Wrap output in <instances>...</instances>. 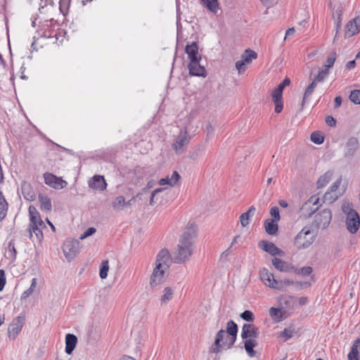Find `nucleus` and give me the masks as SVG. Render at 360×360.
Returning a JSON list of instances; mask_svg holds the SVG:
<instances>
[{"label":"nucleus","mask_w":360,"mask_h":360,"mask_svg":"<svg viewBox=\"0 0 360 360\" xmlns=\"http://www.w3.org/2000/svg\"><path fill=\"white\" fill-rule=\"evenodd\" d=\"M237 333L236 323L232 320L229 321L226 330L221 329L216 334L214 343L210 347V352L218 354L224 350L231 349L236 340Z\"/></svg>","instance_id":"f257e3e1"},{"label":"nucleus","mask_w":360,"mask_h":360,"mask_svg":"<svg viewBox=\"0 0 360 360\" xmlns=\"http://www.w3.org/2000/svg\"><path fill=\"white\" fill-rule=\"evenodd\" d=\"M195 234L192 231H185L179 243L170 255L171 259L176 264H183L192 256L194 250Z\"/></svg>","instance_id":"f03ea898"},{"label":"nucleus","mask_w":360,"mask_h":360,"mask_svg":"<svg viewBox=\"0 0 360 360\" xmlns=\"http://www.w3.org/2000/svg\"><path fill=\"white\" fill-rule=\"evenodd\" d=\"M169 259L170 254L167 249L161 250L158 254L150 278V285L152 288L159 285L164 281L165 273L169 268Z\"/></svg>","instance_id":"7ed1b4c3"},{"label":"nucleus","mask_w":360,"mask_h":360,"mask_svg":"<svg viewBox=\"0 0 360 360\" xmlns=\"http://www.w3.org/2000/svg\"><path fill=\"white\" fill-rule=\"evenodd\" d=\"M259 335L258 328L253 324L245 323L242 327L241 338L245 340L244 347L250 357H254L256 354L254 347L257 346L256 338Z\"/></svg>","instance_id":"20e7f679"},{"label":"nucleus","mask_w":360,"mask_h":360,"mask_svg":"<svg viewBox=\"0 0 360 360\" xmlns=\"http://www.w3.org/2000/svg\"><path fill=\"white\" fill-rule=\"evenodd\" d=\"M341 210L345 214L347 230L351 234L356 233L360 227V217L354 209L352 203L349 201H344L342 204Z\"/></svg>","instance_id":"39448f33"},{"label":"nucleus","mask_w":360,"mask_h":360,"mask_svg":"<svg viewBox=\"0 0 360 360\" xmlns=\"http://www.w3.org/2000/svg\"><path fill=\"white\" fill-rule=\"evenodd\" d=\"M29 214L30 219L28 229L30 238L32 240L41 241L43 239L42 230L46 228V225L37 209L32 205L29 207Z\"/></svg>","instance_id":"423d86ee"},{"label":"nucleus","mask_w":360,"mask_h":360,"mask_svg":"<svg viewBox=\"0 0 360 360\" xmlns=\"http://www.w3.org/2000/svg\"><path fill=\"white\" fill-rule=\"evenodd\" d=\"M315 233L307 226H304L295 237L294 245L297 250L309 248L314 242Z\"/></svg>","instance_id":"0eeeda50"},{"label":"nucleus","mask_w":360,"mask_h":360,"mask_svg":"<svg viewBox=\"0 0 360 360\" xmlns=\"http://www.w3.org/2000/svg\"><path fill=\"white\" fill-rule=\"evenodd\" d=\"M80 250V243L78 240L68 239L63 245V252L68 262L72 261L78 255Z\"/></svg>","instance_id":"6e6552de"},{"label":"nucleus","mask_w":360,"mask_h":360,"mask_svg":"<svg viewBox=\"0 0 360 360\" xmlns=\"http://www.w3.org/2000/svg\"><path fill=\"white\" fill-rule=\"evenodd\" d=\"M25 323V316L19 315L15 317L8 325L7 332L8 338L11 340H15L21 332Z\"/></svg>","instance_id":"1a4fd4ad"},{"label":"nucleus","mask_w":360,"mask_h":360,"mask_svg":"<svg viewBox=\"0 0 360 360\" xmlns=\"http://www.w3.org/2000/svg\"><path fill=\"white\" fill-rule=\"evenodd\" d=\"M190 140L191 136L188 135L187 130L186 129H181L172 144V148L176 153H182L184 148L189 143Z\"/></svg>","instance_id":"9d476101"},{"label":"nucleus","mask_w":360,"mask_h":360,"mask_svg":"<svg viewBox=\"0 0 360 360\" xmlns=\"http://www.w3.org/2000/svg\"><path fill=\"white\" fill-rule=\"evenodd\" d=\"M332 219V213L330 210L325 209L319 212L314 217V223L319 229H326Z\"/></svg>","instance_id":"9b49d317"},{"label":"nucleus","mask_w":360,"mask_h":360,"mask_svg":"<svg viewBox=\"0 0 360 360\" xmlns=\"http://www.w3.org/2000/svg\"><path fill=\"white\" fill-rule=\"evenodd\" d=\"M44 179L45 184L54 189H62L68 185V183L61 177H58L49 172L44 174Z\"/></svg>","instance_id":"f8f14e48"},{"label":"nucleus","mask_w":360,"mask_h":360,"mask_svg":"<svg viewBox=\"0 0 360 360\" xmlns=\"http://www.w3.org/2000/svg\"><path fill=\"white\" fill-rule=\"evenodd\" d=\"M259 276L266 286L275 290L277 281L274 278L273 274L269 272L268 269L263 268L259 271Z\"/></svg>","instance_id":"ddd939ff"},{"label":"nucleus","mask_w":360,"mask_h":360,"mask_svg":"<svg viewBox=\"0 0 360 360\" xmlns=\"http://www.w3.org/2000/svg\"><path fill=\"white\" fill-rule=\"evenodd\" d=\"M360 31V18L356 17L349 20L345 26V37H351Z\"/></svg>","instance_id":"4468645a"},{"label":"nucleus","mask_w":360,"mask_h":360,"mask_svg":"<svg viewBox=\"0 0 360 360\" xmlns=\"http://www.w3.org/2000/svg\"><path fill=\"white\" fill-rule=\"evenodd\" d=\"M201 59L191 60L188 64L189 73L193 76L205 77L206 70L205 68L200 64Z\"/></svg>","instance_id":"2eb2a0df"},{"label":"nucleus","mask_w":360,"mask_h":360,"mask_svg":"<svg viewBox=\"0 0 360 360\" xmlns=\"http://www.w3.org/2000/svg\"><path fill=\"white\" fill-rule=\"evenodd\" d=\"M260 247L264 251L268 252L271 256L278 255L282 257L285 255V252L271 242L262 240L260 243Z\"/></svg>","instance_id":"dca6fc26"},{"label":"nucleus","mask_w":360,"mask_h":360,"mask_svg":"<svg viewBox=\"0 0 360 360\" xmlns=\"http://www.w3.org/2000/svg\"><path fill=\"white\" fill-rule=\"evenodd\" d=\"M88 184L94 190L104 191L107 187L104 176L101 175H94L89 180Z\"/></svg>","instance_id":"f3484780"},{"label":"nucleus","mask_w":360,"mask_h":360,"mask_svg":"<svg viewBox=\"0 0 360 360\" xmlns=\"http://www.w3.org/2000/svg\"><path fill=\"white\" fill-rule=\"evenodd\" d=\"M272 264L277 270L282 272L296 271L295 266L292 264L276 257L272 259Z\"/></svg>","instance_id":"a211bd4d"},{"label":"nucleus","mask_w":360,"mask_h":360,"mask_svg":"<svg viewBox=\"0 0 360 360\" xmlns=\"http://www.w3.org/2000/svg\"><path fill=\"white\" fill-rule=\"evenodd\" d=\"M359 143L356 137H351L348 139L345 145V155L352 157L354 155L359 148Z\"/></svg>","instance_id":"6ab92c4d"},{"label":"nucleus","mask_w":360,"mask_h":360,"mask_svg":"<svg viewBox=\"0 0 360 360\" xmlns=\"http://www.w3.org/2000/svg\"><path fill=\"white\" fill-rule=\"evenodd\" d=\"M272 100L275 104V112L279 113L282 111L283 105V91L280 89L276 88L271 93Z\"/></svg>","instance_id":"aec40b11"},{"label":"nucleus","mask_w":360,"mask_h":360,"mask_svg":"<svg viewBox=\"0 0 360 360\" xmlns=\"http://www.w3.org/2000/svg\"><path fill=\"white\" fill-rule=\"evenodd\" d=\"M21 193L24 198L28 201H33L35 199L34 191L31 184L28 182L25 181L22 183Z\"/></svg>","instance_id":"412c9836"},{"label":"nucleus","mask_w":360,"mask_h":360,"mask_svg":"<svg viewBox=\"0 0 360 360\" xmlns=\"http://www.w3.org/2000/svg\"><path fill=\"white\" fill-rule=\"evenodd\" d=\"M186 53L191 60L201 59V55L198 53V46L196 42H192L186 46Z\"/></svg>","instance_id":"4be33fe9"},{"label":"nucleus","mask_w":360,"mask_h":360,"mask_svg":"<svg viewBox=\"0 0 360 360\" xmlns=\"http://www.w3.org/2000/svg\"><path fill=\"white\" fill-rule=\"evenodd\" d=\"M348 360H360V338L355 340L347 355Z\"/></svg>","instance_id":"5701e85b"},{"label":"nucleus","mask_w":360,"mask_h":360,"mask_svg":"<svg viewBox=\"0 0 360 360\" xmlns=\"http://www.w3.org/2000/svg\"><path fill=\"white\" fill-rule=\"evenodd\" d=\"M134 200V198L131 199L130 200L126 201L125 198L122 196H117L114 201L112 203V207L113 210L120 211L122 210L124 207L130 206L131 205V201Z\"/></svg>","instance_id":"b1692460"},{"label":"nucleus","mask_w":360,"mask_h":360,"mask_svg":"<svg viewBox=\"0 0 360 360\" xmlns=\"http://www.w3.org/2000/svg\"><path fill=\"white\" fill-rule=\"evenodd\" d=\"M77 342V338L73 335L68 333L65 336V352L71 354L75 349Z\"/></svg>","instance_id":"393cba45"},{"label":"nucleus","mask_w":360,"mask_h":360,"mask_svg":"<svg viewBox=\"0 0 360 360\" xmlns=\"http://www.w3.org/2000/svg\"><path fill=\"white\" fill-rule=\"evenodd\" d=\"M4 256L11 263L15 260L16 250L13 240L8 241L5 249Z\"/></svg>","instance_id":"a878e982"},{"label":"nucleus","mask_w":360,"mask_h":360,"mask_svg":"<svg viewBox=\"0 0 360 360\" xmlns=\"http://www.w3.org/2000/svg\"><path fill=\"white\" fill-rule=\"evenodd\" d=\"M278 221L274 220V219H266L264 221V228L266 232L269 235H274L278 231Z\"/></svg>","instance_id":"bb28decb"},{"label":"nucleus","mask_w":360,"mask_h":360,"mask_svg":"<svg viewBox=\"0 0 360 360\" xmlns=\"http://www.w3.org/2000/svg\"><path fill=\"white\" fill-rule=\"evenodd\" d=\"M39 201L40 202V208L41 210L49 212L51 210V200L47 195L40 193L39 195Z\"/></svg>","instance_id":"cd10ccee"},{"label":"nucleus","mask_w":360,"mask_h":360,"mask_svg":"<svg viewBox=\"0 0 360 360\" xmlns=\"http://www.w3.org/2000/svg\"><path fill=\"white\" fill-rule=\"evenodd\" d=\"M269 314L271 319L276 323H279L284 319L283 313L279 308L271 307L269 309Z\"/></svg>","instance_id":"c85d7f7f"},{"label":"nucleus","mask_w":360,"mask_h":360,"mask_svg":"<svg viewBox=\"0 0 360 360\" xmlns=\"http://www.w3.org/2000/svg\"><path fill=\"white\" fill-rule=\"evenodd\" d=\"M255 208L252 206L249 210L243 213L240 217V224L243 227L247 226L250 224V217L253 215Z\"/></svg>","instance_id":"c756f323"},{"label":"nucleus","mask_w":360,"mask_h":360,"mask_svg":"<svg viewBox=\"0 0 360 360\" xmlns=\"http://www.w3.org/2000/svg\"><path fill=\"white\" fill-rule=\"evenodd\" d=\"M202 4L210 12L217 13L219 10L218 0H200Z\"/></svg>","instance_id":"7c9ffc66"},{"label":"nucleus","mask_w":360,"mask_h":360,"mask_svg":"<svg viewBox=\"0 0 360 360\" xmlns=\"http://www.w3.org/2000/svg\"><path fill=\"white\" fill-rule=\"evenodd\" d=\"M333 173L332 171H328L326 173H324L323 175H321L317 181L318 188L325 187L330 181V179L333 176Z\"/></svg>","instance_id":"2f4dec72"},{"label":"nucleus","mask_w":360,"mask_h":360,"mask_svg":"<svg viewBox=\"0 0 360 360\" xmlns=\"http://www.w3.org/2000/svg\"><path fill=\"white\" fill-rule=\"evenodd\" d=\"M257 54L255 51L247 49L241 55V60L246 64L249 65L252 63V60L256 59Z\"/></svg>","instance_id":"473e14b6"},{"label":"nucleus","mask_w":360,"mask_h":360,"mask_svg":"<svg viewBox=\"0 0 360 360\" xmlns=\"http://www.w3.org/2000/svg\"><path fill=\"white\" fill-rule=\"evenodd\" d=\"M294 284V281L290 278H285L281 281H277V284L275 287V290L278 291H285L288 286Z\"/></svg>","instance_id":"72a5a7b5"},{"label":"nucleus","mask_w":360,"mask_h":360,"mask_svg":"<svg viewBox=\"0 0 360 360\" xmlns=\"http://www.w3.org/2000/svg\"><path fill=\"white\" fill-rule=\"evenodd\" d=\"M173 290L170 287L165 288L160 298L161 303L166 304L170 301L173 297Z\"/></svg>","instance_id":"f704fd0d"},{"label":"nucleus","mask_w":360,"mask_h":360,"mask_svg":"<svg viewBox=\"0 0 360 360\" xmlns=\"http://www.w3.org/2000/svg\"><path fill=\"white\" fill-rule=\"evenodd\" d=\"M109 271V262L108 260H103L100 266L99 276L101 279H105L108 276Z\"/></svg>","instance_id":"c9c22d12"},{"label":"nucleus","mask_w":360,"mask_h":360,"mask_svg":"<svg viewBox=\"0 0 360 360\" xmlns=\"http://www.w3.org/2000/svg\"><path fill=\"white\" fill-rule=\"evenodd\" d=\"M8 204L3 196L0 195V221L3 220L7 213Z\"/></svg>","instance_id":"e433bc0d"},{"label":"nucleus","mask_w":360,"mask_h":360,"mask_svg":"<svg viewBox=\"0 0 360 360\" xmlns=\"http://www.w3.org/2000/svg\"><path fill=\"white\" fill-rule=\"evenodd\" d=\"M311 141L316 144H321L324 141V136L319 131H314L311 134Z\"/></svg>","instance_id":"4c0bfd02"},{"label":"nucleus","mask_w":360,"mask_h":360,"mask_svg":"<svg viewBox=\"0 0 360 360\" xmlns=\"http://www.w3.org/2000/svg\"><path fill=\"white\" fill-rule=\"evenodd\" d=\"M316 86V82L315 80H314L308 86L307 88L305 90V92H304V97H303V100H302V103H304L305 101H306V99L309 97L313 91H314V88Z\"/></svg>","instance_id":"58836bf2"},{"label":"nucleus","mask_w":360,"mask_h":360,"mask_svg":"<svg viewBox=\"0 0 360 360\" xmlns=\"http://www.w3.org/2000/svg\"><path fill=\"white\" fill-rule=\"evenodd\" d=\"M319 202V199L316 198V196L311 197L307 202H306L303 207H302V210L306 209L307 207L310 206L311 205H316V207L311 212H314L315 210L318 209V204Z\"/></svg>","instance_id":"ea45409f"},{"label":"nucleus","mask_w":360,"mask_h":360,"mask_svg":"<svg viewBox=\"0 0 360 360\" xmlns=\"http://www.w3.org/2000/svg\"><path fill=\"white\" fill-rule=\"evenodd\" d=\"M349 99L355 104H360V90H353L349 95Z\"/></svg>","instance_id":"a19ab883"},{"label":"nucleus","mask_w":360,"mask_h":360,"mask_svg":"<svg viewBox=\"0 0 360 360\" xmlns=\"http://www.w3.org/2000/svg\"><path fill=\"white\" fill-rule=\"evenodd\" d=\"M336 54L335 53H331L327 58L324 68L328 70V68L333 67L335 61Z\"/></svg>","instance_id":"79ce46f5"},{"label":"nucleus","mask_w":360,"mask_h":360,"mask_svg":"<svg viewBox=\"0 0 360 360\" xmlns=\"http://www.w3.org/2000/svg\"><path fill=\"white\" fill-rule=\"evenodd\" d=\"M342 182L341 178H339L337 179L330 186V192H328L325 194L324 198L326 199L328 198V195H330L331 193L335 192L338 188L340 187Z\"/></svg>","instance_id":"37998d69"},{"label":"nucleus","mask_w":360,"mask_h":360,"mask_svg":"<svg viewBox=\"0 0 360 360\" xmlns=\"http://www.w3.org/2000/svg\"><path fill=\"white\" fill-rule=\"evenodd\" d=\"M328 74V70L325 68V69L319 70L318 75L315 77L314 80L316 82H321L324 79Z\"/></svg>","instance_id":"c03bdc74"},{"label":"nucleus","mask_w":360,"mask_h":360,"mask_svg":"<svg viewBox=\"0 0 360 360\" xmlns=\"http://www.w3.org/2000/svg\"><path fill=\"white\" fill-rule=\"evenodd\" d=\"M240 317L246 321H252L254 320V315L251 311L245 310L241 314Z\"/></svg>","instance_id":"a18cd8bd"},{"label":"nucleus","mask_w":360,"mask_h":360,"mask_svg":"<svg viewBox=\"0 0 360 360\" xmlns=\"http://www.w3.org/2000/svg\"><path fill=\"white\" fill-rule=\"evenodd\" d=\"M71 0H60V10L62 13H65L68 11L70 5Z\"/></svg>","instance_id":"49530a36"},{"label":"nucleus","mask_w":360,"mask_h":360,"mask_svg":"<svg viewBox=\"0 0 360 360\" xmlns=\"http://www.w3.org/2000/svg\"><path fill=\"white\" fill-rule=\"evenodd\" d=\"M246 64L240 59L236 63V68L238 74L243 73L246 70Z\"/></svg>","instance_id":"de8ad7c7"},{"label":"nucleus","mask_w":360,"mask_h":360,"mask_svg":"<svg viewBox=\"0 0 360 360\" xmlns=\"http://www.w3.org/2000/svg\"><path fill=\"white\" fill-rule=\"evenodd\" d=\"M342 13L343 8L342 6H338L336 10L334 12H333V17L334 20H342Z\"/></svg>","instance_id":"09e8293b"},{"label":"nucleus","mask_w":360,"mask_h":360,"mask_svg":"<svg viewBox=\"0 0 360 360\" xmlns=\"http://www.w3.org/2000/svg\"><path fill=\"white\" fill-rule=\"evenodd\" d=\"M96 230L95 228L94 227H90L89 229H87L80 236H79V239L80 240H84L86 238L93 235L94 233H96Z\"/></svg>","instance_id":"8fccbe9b"},{"label":"nucleus","mask_w":360,"mask_h":360,"mask_svg":"<svg viewBox=\"0 0 360 360\" xmlns=\"http://www.w3.org/2000/svg\"><path fill=\"white\" fill-rule=\"evenodd\" d=\"M295 272L300 274L302 276H308L312 272V268L311 266H304L298 270L296 269Z\"/></svg>","instance_id":"3c124183"},{"label":"nucleus","mask_w":360,"mask_h":360,"mask_svg":"<svg viewBox=\"0 0 360 360\" xmlns=\"http://www.w3.org/2000/svg\"><path fill=\"white\" fill-rule=\"evenodd\" d=\"M270 214L274 218V220L278 221L281 219L279 210L277 207H273L271 208Z\"/></svg>","instance_id":"603ef678"},{"label":"nucleus","mask_w":360,"mask_h":360,"mask_svg":"<svg viewBox=\"0 0 360 360\" xmlns=\"http://www.w3.org/2000/svg\"><path fill=\"white\" fill-rule=\"evenodd\" d=\"M170 179L171 186H174L176 184L180 179V175L176 171H174Z\"/></svg>","instance_id":"864d4df0"},{"label":"nucleus","mask_w":360,"mask_h":360,"mask_svg":"<svg viewBox=\"0 0 360 360\" xmlns=\"http://www.w3.org/2000/svg\"><path fill=\"white\" fill-rule=\"evenodd\" d=\"M6 283L5 271L3 269H0V291H1Z\"/></svg>","instance_id":"5fc2aeb1"},{"label":"nucleus","mask_w":360,"mask_h":360,"mask_svg":"<svg viewBox=\"0 0 360 360\" xmlns=\"http://www.w3.org/2000/svg\"><path fill=\"white\" fill-rule=\"evenodd\" d=\"M281 335L285 338V340H288L292 337V331L290 329L285 328Z\"/></svg>","instance_id":"6e6d98bb"},{"label":"nucleus","mask_w":360,"mask_h":360,"mask_svg":"<svg viewBox=\"0 0 360 360\" xmlns=\"http://www.w3.org/2000/svg\"><path fill=\"white\" fill-rule=\"evenodd\" d=\"M290 83V79L288 77H285L284 80L276 87L277 89H280L281 91H283L284 88L289 85Z\"/></svg>","instance_id":"4d7b16f0"},{"label":"nucleus","mask_w":360,"mask_h":360,"mask_svg":"<svg viewBox=\"0 0 360 360\" xmlns=\"http://www.w3.org/2000/svg\"><path fill=\"white\" fill-rule=\"evenodd\" d=\"M158 184L160 186H166V185H167L169 186H171L170 179L169 178V176L160 179L158 181Z\"/></svg>","instance_id":"13d9d810"},{"label":"nucleus","mask_w":360,"mask_h":360,"mask_svg":"<svg viewBox=\"0 0 360 360\" xmlns=\"http://www.w3.org/2000/svg\"><path fill=\"white\" fill-rule=\"evenodd\" d=\"M326 122L328 126L334 127L336 124L335 120L332 116H328L326 118Z\"/></svg>","instance_id":"bf43d9fd"},{"label":"nucleus","mask_w":360,"mask_h":360,"mask_svg":"<svg viewBox=\"0 0 360 360\" xmlns=\"http://www.w3.org/2000/svg\"><path fill=\"white\" fill-rule=\"evenodd\" d=\"M37 285V279L36 278H33L31 281V285L28 289L33 292L36 289Z\"/></svg>","instance_id":"052dcab7"},{"label":"nucleus","mask_w":360,"mask_h":360,"mask_svg":"<svg viewBox=\"0 0 360 360\" xmlns=\"http://www.w3.org/2000/svg\"><path fill=\"white\" fill-rule=\"evenodd\" d=\"M335 28H336V33H335V39H336L338 34L340 30L341 29L342 20H335Z\"/></svg>","instance_id":"680f3d73"},{"label":"nucleus","mask_w":360,"mask_h":360,"mask_svg":"<svg viewBox=\"0 0 360 360\" xmlns=\"http://www.w3.org/2000/svg\"><path fill=\"white\" fill-rule=\"evenodd\" d=\"M33 292H31L29 289L25 290L21 296H20V299L22 300H25L26 298H27L29 296H30Z\"/></svg>","instance_id":"e2e57ef3"},{"label":"nucleus","mask_w":360,"mask_h":360,"mask_svg":"<svg viewBox=\"0 0 360 360\" xmlns=\"http://www.w3.org/2000/svg\"><path fill=\"white\" fill-rule=\"evenodd\" d=\"M295 30L294 27L289 28L286 31L285 39H286L288 37L292 36L295 34Z\"/></svg>","instance_id":"0e129e2a"},{"label":"nucleus","mask_w":360,"mask_h":360,"mask_svg":"<svg viewBox=\"0 0 360 360\" xmlns=\"http://www.w3.org/2000/svg\"><path fill=\"white\" fill-rule=\"evenodd\" d=\"M355 65H356V62L354 60H350L349 61L347 64H346V68L347 69H351V68H353L355 67Z\"/></svg>","instance_id":"69168bd1"},{"label":"nucleus","mask_w":360,"mask_h":360,"mask_svg":"<svg viewBox=\"0 0 360 360\" xmlns=\"http://www.w3.org/2000/svg\"><path fill=\"white\" fill-rule=\"evenodd\" d=\"M308 302V299L306 297H302L299 300V303L301 306L305 305Z\"/></svg>","instance_id":"338daca9"},{"label":"nucleus","mask_w":360,"mask_h":360,"mask_svg":"<svg viewBox=\"0 0 360 360\" xmlns=\"http://www.w3.org/2000/svg\"><path fill=\"white\" fill-rule=\"evenodd\" d=\"M335 107L340 106L341 103H342V98L340 96H337L335 98Z\"/></svg>","instance_id":"774afa93"}]
</instances>
